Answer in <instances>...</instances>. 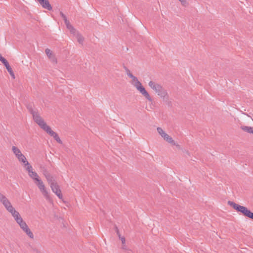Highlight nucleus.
<instances>
[{
  "label": "nucleus",
  "mask_w": 253,
  "mask_h": 253,
  "mask_svg": "<svg viewBox=\"0 0 253 253\" xmlns=\"http://www.w3.org/2000/svg\"><path fill=\"white\" fill-rule=\"evenodd\" d=\"M0 203L3 205L5 210L10 213L22 230L28 227L26 223L23 220L19 212L12 206L10 200L1 193H0Z\"/></svg>",
  "instance_id": "f257e3e1"
},
{
  "label": "nucleus",
  "mask_w": 253,
  "mask_h": 253,
  "mask_svg": "<svg viewBox=\"0 0 253 253\" xmlns=\"http://www.w3.org/2000/svg\"><path fill=\"white\" fill-rule=\"evenodd\" d=\"M24 168L27 171L29 176L34 181L35 183L38 187L43 197L46 200L51 202L52 199L46 190L43 182L41 179L38 173L33 170L32 166L29 163H27L26 166H24Z\"/></svg>",
  "instance_id": "f03ea898"
},
{
  "label": "nucleus",
  "mask_w": 253,
  "mask_h": 253,
  "mask_svg": "<svg viewBox=\"0 0 253 253\" xmlns=\"http://www.w3.org/2000/svg\"><path fill=\"white\" fill-rule=\"evenodd\" d=\"M125 70L127 75L131 79L130 82L131 84L133 85L146 99L152 103L153 102L152 97L142 85V84L138 81V79L135 76H133L127 68L125 67Z\"/></svg>",
  "instance_id": "7ed1b4c3"
},
{
  "label": "nucleus",
  "mask_w": 253,
  "mask_h": 253,
  "mask_svg": "<svg viewBox=\"0 0 253 253\" xmlns=\"http://www.w3.org/2000/svg\"><path fill=\"white\" fill-rule=\"evenodd\" d=\"M148 85L164 102H169V95L168 91L160 84L151 81L149 82Z\"/></svg>",
  "instance_id": "20e7f679"
},
{
  "label": "nucleus",
  "mask_w": 253,
  "mask_h": 253,
  "mask_svg": "<svg viewBox=\"0 0 253 253\" xmlns=\"http://www.w3.org/2000/svg\"><path fill=\"white\" fill-rule=\"evenodd\" d=\"M28 109L32 115L34 122L43 130H45L49 126L44 122L43 119L41 116L37 109L33 108L32 106H28Z\"/></svg>",
  "instance_id": "39448f33"
},
{
  "label": "nucleus",
  "mask_w": 253,
  "mask_h": 253,
  "mask_svg": "<svg viewBox=\"0 0 253 253\" xmlns=\"http://www.w3.org/2000/svg\"><path fill=\"white\" fill-rule=\"evenodd\" d=\"M60 14L63 19L67 28L76 37L79 43L83 44L84 42V37L73 27L70 24V21L67 19L65 15L61 11Z\"/></svg>",
  "instance_id": "423d86ee"
},
{
  "label": "nucleus",
  "mask_w": 253,
  "mask_h": 253,
  "mask_svg": "<svg viewBox=\"0 0 253 253\" xmlns=\"http://www.w3.org/2000/svg\"><path fill=\"white\" fill-rule=\"evenodd\" d=\"M11 150L18 161L23 164V166H26L27 163H29L26 157L22 153L21 150L17 147L12 146Z\"/></svg>",
  "instance_id": "0eeeda50"
},
{
  "label": "nucleus",
  "mask_w": 253,
  "mask_h": 253,
  "mask_svg": "<svg viewBox=\"0 0 253 253\" xmlns=\"http://www.w3.org/2000/svg\"><path fill=\"white\" fill-rule=\"evenodd\" d=\"M157 130L158 133L166 142L172 145L175 146L178 148L180 147L179 145H178L177 143L172 138L167 134L161 127H158L157 128Z\"/></svg>",
  "instance_id": "6e6552de"
},
{
  "label": "nucleus",
  "mask_w": 253,
  "mask_h": 253,
  "mask_svg": "<svg viewBox=\"0 0 253 253\" xmlns=\"http://www.w3.org/2000/svg\"><path fill=\"white\" fill-rule=\"evenodd\" d=\"M228 203L230 206L232 207L234 209L241 212L244 216L247 217L250 211L247 207L237 204L232 201H228Z\"/></svg>",
  "instance_id": "1a4fd4ad"
},
{
  "label": "nucleus",
  "mask_w": 253,
  "mask_h": 253,
  "mask_svg": "<svg viewBox=\"0 0 253 253\" xmlns=\"http://www.w3.org/2000/svg\"><path fill=\"white\" fill-rule=\"evenodd\" d=\"M52 192L61 200L63 199V195L57 183H52L50 186Z\"/></svg>",
  "instance_id": "9d476101"
},
{
  "label": "nucleus",
  "mask_w": 253,
  "mask_h": 253,
  "mask_svg": "<svg viewBox=\"0 0 253 253\" xmlns=\"http://www.w3.org/2000/svg\"><path fill=\"white\" fill-rule=\"evenodd\" d=\"M44 131H46L51 136L53 137L57 142L60 144L62 143V142L60 137L58 136V134L53 131L49 126L47 127V128Z\"/></svg>",
  "instance_id": "9b49d317"
},
{
  "label": "nucleus",
  "mask_w": 253,
  "mask_h": 253,
  "mask_svg": "<svg viewBox=\"0 0 253 253\" xmlns=\"http://www.w3.org/2000/svg\"><path fill=\"white\" fill-rule=\"evenodd\" d=\"M45 53L49 59L54 63H57V59L55 57V54L53 53V52L48 48H46L45 50Z\"/></svg>",
  "instance_id": "f8f14e48"
},
{
  "label": "nucleus",
  "mask_w": 253,
  "mask_h": 253,
  "mask_svg": "<svg viewBox=\"0 0 253 253\" xmlns=\"http://www.w3.org/2000/svg\"><path fill=\"white\" fill-rule=\"evenodd\" d=\"M40 5L44 8L48 10L52 9V6L49 3V1H39Z\"/></svg>",
  "instance_id": "ddd939ff"
},
{
  "label": "nucleus",
  "mask_w": 253,
  "mask_h": 253,
  "mask_svg": "<svg viewBox=\"0 0 253 253\" xmlns=\"http://www.w3.org/2000/svg\"><path fill=\"white\" fill-rule=\"evenodd\" d=\"M241 128L245 132L253 134V127L243 126Z\"/></svg>",
  "instance_id": "4468645a"
},
{
  "label": "nucleus",
  "mask_w": 253,
  "mask_h": 253,
  "mask_svg": "<svg viewBox=\"0 0 253 253\" xmlns=\"http://www.w3.org/2000/svg\"><path fill=\"white\" fill-rule=\"evenodd\" d=\"M23 231L26 234V235L30 238L32 239H34V236L33 233L32 232V231H31V230L30 229V228H29V227H27L25 229H23Z\"/></svg>",
  "instance_id": "2eb2a0df"
},
{
  "label": "nucleus",
  "mask_w": 253,
  "mask_h": 253,
  "mask_svg": "<svg viewBox=\"0 0 253 253\" xmlns=\"http://www.w3.org/2000/svg\"><path fill=\"white\" fill-rule=\"evenodd\" d=\"M45 177L47 181L49 183L50 186L51 185V183H56V182L54 181V180H53V177L50 174V173L47 174H46Z\"/></svg>",
  "instance_id": "dca6fc26"
},
{
  "label": "nucleus",
  "mask_w": 253,
  "mask_h": 253,
  "mask_svg": "<svg viewBox=\"0 0 253 253\" xmlns=\"http://www.w3.org/2000/svg\"><path fill=\"white\" fill-rule=\"evenodd\" d=\"M4 64V65L5 66V67H6L7 71L8 72V73L10 72L11 71H12L11 68L10 67L8 62H7V61H5V62L3 63Z\"/></svg>",
  "instance_id": "f3484780"
},
{
  "label": "nucleus",
  "mask_w": 253,
  "mask_h": 253,
  "mask_svg": "<svg viewBox=\"0 0 253 253\" xmlns=\"http://www.w3.org/2000/svg\"><path fill=\"white\" fill-rule=\"evenodd\" d=\"M117 234H118V236H119V237L120 238V239L122 241V243L123 245H124L126 243V239L125 238V237H121V235H120L118 231H117Z\"/></svg>",
  "instance_id": "a211bd4d"
},
{
  "label": "nucleus",
  "mask_w": 253,
  "mask_h": 253,
  "mask_svg": "<svg viewBox=\"0 0 253 253\" xmlns=\"http://www.w3.org/2000/svg\"><path fill=\"white\" fill-rule=\"evenodd\" d=\"M247 217L253 220V212L250 211Z\"/></svg>",
  "instance_id": "6ab92c4d"
},
{
  "label": "nucleus",
  "mask_w": 253,
  "mask_h": 253,
  "mask_svg": "<svg viewBox=\"0 0 253 253\" xmlns=\"http://www.w3.org/2000/svg\"><path fill=\"white\" fill-rule=\"evenodd\" d=\"M0 61L2 63L5 62V61H7L4 57H3L1 54H0Z\"/></svg>",
  "instance_id": "aec40b11"
},
{
  "label": "nucleus",
  "mask_w": 253,
  "mask_h": 253,
  "mask_svg": "<svg viewBox=\"0 0 253 253\" xmlns=\"http://www.w3.org/2000/svg\"><path fill=\"white\" fill-rule=\"evenodd\" d=\"M9 73L10 75V76L12 77L13 79H15V76H14V72H13V71H11Z\"/></svg>",
  "instance_id": "412c9836"
},
{
  "label": "nucleus",
  "mask_w": 253,
  "mask_h": 253,
  "mask_svg": "<svg viewBox=\"0 0 253 253\" xmlns=\"http://www.w3.org/2000/svg\"><path fill=\"white\" fill-rule=\"evenodd\" d=\"M182 5L186 6L187 4V1H181Z\"/></svg>",
  "instance_id": "4be33fe9"
},
{
  "label": "nucleus",
  "mask_w": 253,
  "mask_h": 253,
  "mask_svg": "<svg viewBox=\"0 0 253 253\" xmlns=\"http://www.w3.org/2000/svg\"><path fill=\"white\" fill-rule=\"evenodd\" d=\"M46 174H49V173L48 172L46 169H44L43 171V174L45 176Z\"/></svg>",
  "instance_id": "5701e85b"
},
{
  "label": "nucleus",
  "mask_w": 253,
  "mask_h": 253,
  "mask_svg": "<svg viewBox=\"0 0 253 253\" xmlns=\"http://www.w3.org/2000/svg\"><path fill=\"white\" fill-rule=\"evenodd\" d=\"M122 249L124 250H126V246L125 244L123 245Z\"/></svg>",
  "instance_id": "b1692460"
}]
</instances>
